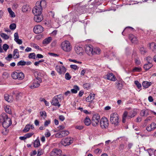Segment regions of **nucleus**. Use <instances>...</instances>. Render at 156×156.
Returning <instances> with one entry per match:
<instances>
[{
    "label": "nucleus",
    "mask_w": 156,
    "mask_h": 156,
    "mask_svg": "<svg viewBox=\"0 0 156 156\" xmlns=\"http://www.w3.org/2000/svg\"><path fill=\"white\" fill-rule=\"evenodd\" d=\"M150 47L153 51L156 53V44L155 43L152 42L150 43Z\"/></svg>",
    "instance_id": "obj_28"
},
{
    "label": "nucleus",
    "mask_w": 156,
    "mask_h": 156,
    "mask_svg": "<svg viewBox=\"0 0 156 156\" xmlns=\"http://www.w3.org/2000/svg\"><path fill=\"white\" fill-rule=\"evenodd\" d=\"M43 19V17L42 14H34V20L37 22L39 23Z\"/></svg>",
    "instance_id": "obj_17"
},
{
    "label": "nucleus",
    "mask_w": 156,
    "mask_h": 156,
    "mask_svg": "<svg viewBox=\"0 0 156 156\" xmlns=\"http://www.w3.org/2000/svg\"><path fill=\"white\" fill-rule=\"evenodd\" d=\"M5 112L9 114H11V107L9 106H6L4 107Z\"/></svg>",
    "instance_id": "obj_33"
},
{
    "label": "nucleus",
    "mask_w": 156,
    "mask_h": 156,
    "mask_svg": "<svg viewBox=\"0 0 156 156\" xmlns=\"http://www.w3.org/2000/svg\"><path fill=\"white\" fill-rule=\"evenodd\" d=\"M31 45L34 48L38 49H39V47L38 46L37 44H35L33 43Z\"/></svg>",
    "instance_id": "obj_60"
},
{
    "label": "nucleus",
    "mask_w": 156,
    "mask_h": 156,
    "mask_svg": "<svg viewBox=\"0 0 156 156\" xmlns=\"http://www.w3.org/2000/svg\"><path fill=\"white\" fill-rule=\"evenodd\" d=\"M86 53L88 55L91 56L92 55L93 47L90 45H86L85 47Z\"/></svg>",
    "instance_id": "obj_15"
},
{
    "label": "nucleus",
    "mask_w": 156,
    "mask_h": 156,
    "mask_svg": "<svg viewBox=\"0 0 156 156\" xmlns=\"http://www.w3.org/2000/svg\"><path fill=\"white\" fill-rule=\"evenodd\" d=\"M35 54L34 53H30L29 55L28 58L30 59H35Z\"/></svg>",
    "instance_id": "obj_43"
},
{
    "label": "nucleus",
    "mask_w": 156,
    "mask_h": 156,
    "mask_svg": "<svg viewBox=\"0 0 156 156\" xmlns=\"http://www.w3.org/2000/svg\"><path fill=\"white\" fill-rule=\"evenodd\" d=\"M44 30V28L40 25L35 26L33 29L34 32L36 34L41 33L43 32Z\"/></svg>",
    "instance_id": "obj_12"
},
{
    "label": "nucleus",
    "mask_w": 156,
    "mask_h": 156,
    "mask_svg": "<svg viewBox=\"0 0 156 156\" xmlns=\"http://www.w3.org/2000/svg\"><path fill=\"white\" fill-rule=\"evenodd\" d=\"M79 90V87L77 85H75L73 86V88L71 89V91L73 93L76 94Z\"/></svg>",
    "instance_id": "obj_30"
},
{
    "label": "nucleus",
    "mask_w": 156,
    "mask_h": 156,
    "mask_svg": "<svg viewBox=\"0 0 156 156\" xmlns=\"http://www.w3.org/2000/svg\"><path fill=\"white\" fill-rule=\"evenodd\" d=\"M59 119L61 121H63L65 119V117L62 115L59 116Z\"/></svg>",
    "instance_id": "obj_62"
},
{
    "label": "nucleus",
    "mask_w": 156,
    "mask_h": 156,
    "mask_svg": "<svg viewBox=\"0 0 156 156\" xmlns=\"http://www.w3.org/2000/svg\"><path fill=\"white\" fill-rule=\"evenodd\" d=\"M55 70L59 74H64L66 71V69L63 66H57L55 67Z\"/></svg>",
    "instance_id": "obj_14"
},
{
    "label": "nucleus",
    "mask_w": 156,
    "mask_h": 156,
    "mask_svg": "<svg viewBox=\"0 0 156 156\" xmlns=\"http://www.w3.org/2000/svg\"><path fill=\"white\" fill-rule=\"evenodd\" d=\"M135 61L136 64L137 65H139L140 64V62L138 59H136Z\"/></svg>",
    "instance_id": "obj_61"
},
{
    "label": "nucleus",
    "mask_w": 156,
    "mask_h": 156,
    "mask_svg": "<svg viewBox=\"0 0 156 156\" xmlns=\"http://www.w3.org/2000/svg\"><path fill=\"white\" fill-rule=\"evenodd\" d=\"M152 66V65L151 62H148V63L144 65V68L146 70H148L151 68Z\"/></svg>",
    "instance_id": "obj_27"
},
{
    "label": "nucleus",
    "mask_w": 156,
    "mask_h": 156,
    "mask_svg": "<svg viewBox=\"0 0 156 156\" xmlns=\"http://www.w3.org/2000/svg\"><path fill=\"white\" fill-rule=\"evenodd\" d=\"M23 96V94L22 93H18L16 94V99L17 100L20 99Z\"/></svg>",
    "instance_id": "obj_36"
},
{
    "label": "nucleus",
    "mask_w": 156,
    "mask_h": 156,
    "mask_svg": "<svg viewBox=\"0 0 156 156\" xmlns=\"http://www.w3.org/2000/svg\"><path fill=\"white\" fill-rule=\"evenodd\" d=\"M12 77L15 80H22L24 78V74L22 72L17 73L16 72H12L11 75Z\"/></svg>",
    "instance_id": "obj_8"
},
{
    "label": "nucleus",
    "mask_w": 156,
    "mask_h": 156,
    "mask_svg": "<svg viewBox=\"0 0 156 156\" xmlns=\"http://www.w3.org/2000/svg\"><path fill=\"white\" fill-rule=\"evenodd\" d=\"M14 37L15 41L18 44H20L22 43V41L21 39H19V36L17 33L16 32L14 34Z\"/></svg>",
    "instance_id": "obj_18"
},
{
    "label": "nucleus",
    "mask_w": 156,
    "mask_h": 156,
    "mask_svg": "<svg viewBox=\"0 0 156 156\" xmlns=\"http://www.w3.org/2000/svg\"><path fill=\"white\" fill-rule=\"evenodd\" d=\"M65 77V78L67 80H69L71 78V76L69 75V73H66Z\"/></svg>",
    "instance_id": "obj_53"
},
{
    "label": "nucleus",
    "mask_w": 156,
    "mask_h": 156,
    "mask_svg": "<svg viewBox=\"0 0 156 156\" xmlns=\"http://www.w3.org/2000/svg\"><path fill=\"white\" fill-rule=\"evenodd\" d=\"M101 49L98 47H95L93 48L92 55L100 54L101 53Z\"/></svg>",
    "instance_id": "obj_24"
},
{
    "label": "nucleus",
    "mask_w": 156,
    "mask_h": 156,
    "mask_svg": "<svg viewBox=\"0 0 156 156\" xmlns=\"http://www.w3.org/2000/svg\"><path fill=\"white\" fill-rule=\"evenodd\" d=\"M124 148V145L123 144H120V146L119 147V149L120 150H122Z\"/></svg>",
    "instance_id": "obj_64"
},
{
    "label": "nucleus",
    "mask_w": 156,
    "mask_h": 156,
    "mask_svg": "<svg viewBox=\"0 0 156 156\" xmlns=\"http://www.w3.org/2000/svg\"><path fill=\"white\" fill-rule=\"evenodd\" d=\"M83 128V126L82 125L76 126H75L76 129H78L79 130H81Z\"/></svg>",
    "instance_id": "obj_57"
},
{
    "label": "nucleus",
    "mask_w": 156,
    "mask_h": 156,
    "mask_svg": "<svg viewBox=\"0 0 156 156\" xmlns=\"http://www.w3.org/2000/svg\"><path fill=\"white\" fill-rule=\"evenodd\" d=\"M62 151L60 149H54L50 153V156H57L59 155Z\"/></svg>",
    "instance_id": "obj_16"
},
{
    "label": "nucleus",
    "mask_w": 156,
    "mask_h": 156,
    "mask_svg": "<svg viewBox=\"0 0 156 156\" xmlns=\"http://www.w3.org/2000/svg\"><path fill=\"white\" fill-rule=\"evenodd\" d=\"M9 46L6 44H4L3 45V48L4 50L6 51L9 48Z\"/></svg>",
    "instance_id": "obj_52"
},
{
    "label": "nucleus",
    "mask_w": 156,
    "mask_h": 156,
    "mask_svg": "<svg viewBox=\"0 0 156 156\" xmlns=\"http://www.w3.org/2000/svg\"><path fill=\"white\" fill-rule=\"evenodd\" d=\"M69 61L70 62H73L74 63H77L81 64L82 63L81 62L77 61V60H75V59H69Z\"/></svg>",
    "instance_id": "obj_54"
},
{
    "label": "nucleus",
    "mask_w": 156,
    "mask_h": 156,
    "mask_svg": "<svg viewBox=\"0 0 156 156\" xmlns=\"http://www.w3.org/2000/svg\"><path fill=\"white\" fill-rule=\"evenodd\" d=\"M73 141V139L70 137H67L63 139L61 141V144L63 145L66 146L70 145Z\"/></svg>",
    "instance_id": "obj_11"
},
{
    "label": "nucleus",
    "mask_w": 156,
    "mask_h": 156,
    "mask_svg": "<svg viewBox=\"0 0 156 156\" xmlns=\"http://www.w3.org/2000/svg\"><path fill=\"white\" fill-rule=\"evenodd\" d=\"M30 9L29 5H25L22 7V11L23 12H26L30 11Z\"/></svg>",
    "instance_id": "obj_25"
},
{
    "label": "nucleus",
    "mask_w": 156,
    "mask_h": 156,
    "mask_svg": "<svg viewBox=\"0 0 156 156\" xmlns=\"http://www.w3.org/2000/svg\"><path fill=\"white\" fill-rule=\"evenodd\" d=\"M0 122L2 123L4 128H8L12 123L10 118H8L5 114H2L0 116Z\"/></svg>",
    "instance_id": "obj_1"
},
{
    "label": "nucleus",
    "mask_w": 156,
    "mask_h": 156,
    "mask_svg": "<svg viewBox=\"0 0 156 156\" xmlns=\"http://www.w3.org/2000/svg\"><path fill=\"white\" fill-rule=\"evenodd\" d=\"M136 114V112L134 110L131 111L129 113H128L127 111H125L122 115V122L124 123H125L126 119L133 117Z\"/></svg>",
    "instance_id": "obj_4"
},
{
    "label": "nucleus",
    "mask_w": 156,
    "mask_h": 156,
    "mask_svg": "<svg viewBox=\"0 0 156 156\" xmlns=\"http://www.w3.org/2000/svg\"><path fill=\"white\" fill-rule=\"evenodd\" d=\"M60 47L61 49L65 52H69L72 49V47L70 43L67 40L62 42Z\"/></svg>",
    "instance_id": "obj_3"
},
{
    "label": "nucleus",
    "mask_w": 156,
    "mask_h": 156,
    "mask_svg": "<svg viewBox=\"0 0 156 156\" xmlns=\"http://www.w3.org/2000/svg\"><path fill=\"white\" fill-rule=\"evenodd\" d=\"M140 51L141 53L142 54H144L147 52V51L144 47L140 48Z\"/></svg>",
    "instance_id": "obj_45"
},
{
    "label": "nucleus",
    "mask_w": 156,
    "mask_h": 156,
    "mask_svg": "<svg viewBox=\"0 0 156 156\" xmlns=\"http://www.w3.org/2000/svg\"><path fill=\"white\" fill-rule=\"evenodd\" d=\"M69 134V132L67 130L62 131L57 133L56 137L58 138H61L68 135Z\"/></svg>",
    "instance_id": "obj_13"
},
{
    "label": "nucleus",
    "mask_w": 156,
    "mask_h": 156,
    "mask_svg": "<svg viewBox=\"0 0 156 156\" xmlns=\"http://www.w3.org/2000/svg\"><path fill=\"white\" fill-rule=\"evenodd\" d=\"M100 121V115L98 114H95L92 117L91 123L93 126H96L98 125Z\"/></svg>",
    "instance_id": "obj_9"
},
{
    "label": "nucleus",
    "mask_w": 156,
    "mask_h": 156,
    "mask_svg": "<svg viewBox=\"0 0 156 156\" xmlns=\"http://www.w3.org/2000/svg\"><path fill=\"white\" fill-rule=\"evenodd\" d=\"M11 97L8 94H5L4 95V98L5 100L8 102H11L12 101V100H11L10 98Z\"/></svg>",
    "instance_id": "obj_34"
},
{
    "label": "nucleus",
    "mask_w": 156,
    "mask_h": 156,
    "mask_svg": "<svg viewBox=\"0 0 156 156\" xmlns=\"http://www.w3.org/2000/svg\"><path fill=\"white\" fill-rule=\"evenodd\" d=\"M84 123L87 126H89L90 124V120L88 117H87L84 119Z\"/></svg>",
    "instance_id": "obj_35"
},
{
    "label": "nucleus",
    "mask_w": 156,
    "mask_h": 156,
    "mask_svg": "<svg viewBox=\"0 0 156 156\" xmlns=\"http://www.w3.org/2000/svg\"><path fill=\"white\" fill-rule=\"evenodd\" d=\"M34 134V133H30L25 134V135L26 138H27L31 137Z\"/></svg>",
    "instance_id": "obj_51"
},
{
    "label": "nucleus",
    "mask_w": 156,
    "mask_h": 156,
    "mask_svg": "<svg viewBox=\"0 0 156 156\" xmlns=\"http://www.w3.org/2000/svg\"><path fill=\"white\" fill-rule=\"evenodd\" d=\"M141 70V69L140 67H134L133 69V72H140Z\"/></svg>",
    "instance_id": "obj_44"
},
{
    "label": "nucleus",
    "mask_w": 156,
    "mask_h": 156,
    "mask_svg": "<svg viewBox=\"0 0 156 156\" xmlns=\"http://www.w3.org/2000/svg\"><path fill=\"white\" fill-rule=\"evenodd\" d=\"M52 40V39L51 37H48L44 40L42 42V44H43L46 45L50 43L51 41Z\"/></svg>",
    "instance_id": "obj_23"
},
{
    "label": "nucleus",
    "mask_w": 156,
    "mask_h": 156,
    "mask_svg": "<svg viewBox=\"0 0 156 156\" xmlns=\"http://www.w3.org/2000/svg\"><path fill=\"white\" fill-rule=\"evenodd\" d=\"M30 128V125H26L23 131L24 133L27 132L29 131Z\"/></svg>",
    "instance_id": "obj_41"
},
{
    "label": "nucleus",
    "mask_w": 156,
    "mask_h": 156,
    "mask_svg": "<svg viewBox=\"0 0 156 156\" xmlns=\"http://www.w3.org/2000/svg\"><path fill=\"white\" fill-rule=\"evenodd\" d=\"M94 152L96 154H100L101 153L102 150L99 148H97L94 150Z\"/></svg>",
    "instance_id": "obj_50"
},
{
    "label": "nucleus",
    "mask_w": 156,
    "mask_h": 156,
    "mask_svg": "<svg viewBox=\"0 0 156 156\" xmlns=\"http://www.w3.org/2000/svg\"><path fill=\"white\" fill-rule=\"evenodd\" d=\"M16 27V25L15 23H12L9 26V27L10 29L12 30H15Z\"/></svg>",
    "instance_id": "obj_47"
},
{
    "label": "nucleus",
    "mask_w": 156,
    "mask_h": 156,
    "mask_svg": "<svg viewBox=\"0 0 156 156\" xmlns=\"http://www.w3.org/2000/svg\"><path fill=\"white\" fill-rule=\"evenodd\" d=\"M152 84V83L151 82L144 81L142 83V85L144 87L147 88L151 86Z\"/></svg>",
    "instance_id": "obj_29"
},
{
    "label": "nucleus",
    "mask_w": 156,
    "mask_h": 156,
    "mask_svg": "<svg viewBox=\"0 0 156 156\" xmlns=\"http://www.w3.org/2000/svg\"><path fill=\"white\" fill-rule=\"evenodd\" d=\"M45 135L46 137H48L50 136L51 133L50 132H48L45 133Z\"/></svg>",
    "instance_id": "obj_63"
},
{
    "label": "nucleus",
    "mask_w": 156,
    "mask_h": 156,
    "mask_svg": "<svg viewBox=\"0 0 156 156\" xmlns=\"http://www.w3.org/2000/svg\"><path fill=\"white\" fill-rule=\"evenodd\" d=\"M40 145V142L39 139H36L34 142V147H37Z\"/></svg>",
    "instance_id": "obj_39"
},
{
    "label": "nucleus",
    "mask_w": 156,
    "mask_h": 156,
    "mask_svg": "<svg viewBox=\"0 0 156 156\" xmlns=\"http://www.w3.org/2000/svg\"><path fill=\"white\" fill-rule=\"evenodd\" d=\"M51 121L50 120L46 121L44 123V126H47L50 124Z\"/></svg>",
    "instance_id": "obj_58"
},
{
    "label": "nucleus",
    "mask_w": 156,
    "mask_h": 156,
    "mask_svg": "<svg viewBox=\"0 0 156 156\" xmlns=\"http://www.w3.org/2000/svg\"><path fill=\"white\" fill-rule=\"evenodd\" d=\"M12 55L11 54H10L8 55L7 57L5 58V59L8 61H10V59H9L12 58Z\"/></svg>",
    "instance_id": "obj_56"
},
{
    "label": "nucleus",
    "mask_w": 156,
    "mask_h": 156,
    "mask_svg": "<svg viewBox=\"0 0 156 156\" xmlns=\"http://www.w3.org/2000/svg\"><path fill=\"white\" fill-rule=\"evenodd\" d=\"M156 128V124L154 123H152L147 127L146 129L148 131H151L154 130Z\"/></svg>",
    "instance_id": "obj_19"
},
{
    "label": "nucleus",
    "mask_w": 156,
    "mask_h": 156,
    "mask_svg": "<svg viewBox=\"0 0 156 156\" xmlns=\"http://www.w3.org/2000/svg\"><path fill=\"white\" fill-rule=\"evenodd\" d=\"M61 97L62 95L60 94L55 96L52 99V105L59 107L61 105L59 102L61 101Z\"/></svg>",
    "instance_id": "obj_7"
},
{
    "label": "nucleus",
    "mask_w": 156,
    "mask_h": 156,
    "mask_svg": "<svg viewBox=\"0 0 156 156\" xmlns=\"http://www.w3.org/2000/svg\"><path fill=\"white\" fill-rule=\"evenodd\" d=\"M95 94H90L87 97L86 101L87 102H91L94 99Z\"/></svg>",
    "instance_id": "obj_22"
},
{
    "label": "nucleus",
    "mask_w": 156,
    "mask_h": 156,
    "mask_svg": "<svg viewBox=\"0 0 156 156\" xmlns=\"http://www.w3.org/2000/svg\"><path fill=\"white\" fill-rule=\"evenodd\" d=\"M135 84L136 85L137 88L139 89H140L141 87V84L140 83H139L138 81H134Z\"/></svg>",
    "instance_id": "obj_48"
},
{
    "label": "nucleus",
    "mask_w": 156,
    "mask_h": 156,
    "mask_svg": "<svg viewBox=\"0 0 156 156\" xmlns=\"http://www.w3.org/2000/svg\"><path fill=\"white\" fill-rule=\"evenodd\" d=\"M40 115L44 119H45L47 116L46 113L44 111L41 112H40Z\"/></svg>",
    "instance_id": "obj_42"
},
{
    "label": "nucleus",
    "mask_w": 156,
    "mask_h": 156,
    "mask_svg": "<svg viewBox=\"0 0 156 156\" xmlns=\"http://www.w3.org/2000/svg\"><path fill=\"white\" fill-rule=\"evenodd\" d=\"M0 35L3 39L5 40H7L9 38V37L8 35L3 33H0Z\"/></svg>",
    "instance_id": "obj_37"
},
{
    "label": "nucleus",
    "mask_w": 156,
    "mask_h": 156,
    "mask_svg": "<svg viewBox=\"0 0 156 156\" xmlns=\"http://www.w3.org/2000/svg\"><path fill=\"white\" fill-rule=\"evenodd\" d=\"M2 131V133L4 135H6L9 132V130L7 129V128H4Z\"/></svg>",
    "instance_id": "obj_46"
},
{
    "label": "nucleus",
    "mask_w": 156,
    "mask_h": 156,
    "mask_svg": "<svg viewBox=\"0 0 156 156\" xmlns=\"http://www.w3.org/2000/svg\"><path fill=\"white\" fill-rule=\"evenodd\" d=\"M25 65V62L23 61H19L17 64L18 66H24Z\"/></svg>",
    "instance_id": "obj_49"
},
{
    "label": "nucleus",
    "mask_w": 156,
    "mask_h": 156,
    "mask_svg": "<svg viewBox=\"0 0 156 156\" xmlns=\"http://www.w3.org/2000/svg\"><path fill=\"white\" fill-rule=\"evenodd\" d=\"M13 55L16 58H18L19 57V55L18 51L17 49H14L13 51Z\"/></svg>",
    "instance_id": "obj_38"
},
{
    "label": "nucleus",
    "mask_w": 156,
    "mask_h": 156,
    "mask_svg": "<svg viewBox=\"0 0 156 156\" xmlns=\"http://www.w3.org/2000/svg\"><path fill=\"white\" fill-rule=\"evenodd\" d=\"M107 79L112 81H115L116 80V78L112 73H110L107 74Z\"/></svg>",
    "instance_id": "obj_20"
},
{
    "label": "nucleus",
    "mask_w": 156,
    "mask_h": 156,
    "mask_svg": "<svg viewBox=\"0 0 156 156\" xmlns=\"http://www.w3.org/2000/svg\"><path fill=\"white\" fill-rule=\"evenodd\" d=\"M119 115L116 113L112 114L110 115V121L115 126L118 125L119 121Z\"/></svg>",
    "instance_id": "obj_5"
},
{
    "label": "nucleus",
    "mask_w": 156,
    "mask_h": 156,
    "mask_svg": "<svg viewBox=\"0 0 156 156\" xmlns=\"http://www.w3.org/2000/svg\"><path fill=\"white\" fill-rule=\"evenodd\" d=\"M116 83L117 88L119 90H121L123 86L122 82L121 81H118L116 82Z\"/></svg>",
    "instance_id": "obj_31"
},
{
    "label": "nucleus",
    "mask_w": 156,
    "mask_h": 156,
    "mask_svg": "<svg viewBox=\"0 0 156 156\" xmlns=\"http://www.w3.org/2000/svg\"><path fill=\"white\" fill-rule=\"evenodd\" d=\"M129 38L131 42L133 43H136L137 41V38L133 34L130 35Z\"/></svg>",
    "instance_id": "obj_26"
},
{
    "label": "nucleus",
    "mask_w": 156,
    "mask_h": 156,
    "mask_svg": "<svg viewBox=\"0 0 156 156\" xmlns=\"http://www.w3.org/2000/svg\"><path fill=\"white\" fill-rule=\"evenodd\" d=\"M40 74L38 72H35L34 73V75L36 77L33 82L32 85L30 86L31 89L34 88L39 87L40 85V83L42 82V80L40 77Z\"/></svg>",
    "instance_id": "obj_2"
},
{
    "label": "nucleus",
    "mask_w": 156,
    "mask_h": 156,
    "mask_svg": "<svg viewBox=\"0 0 156 156\" xmlns=\"http://www.w3.org/2000/svg\"><path fill=\"white\" fill-rule=\"evenodd\" d=\"M75 51L77 54L81 55L83 51V50L82 47L76 46L75 48Z\"/></svg>",
    "instance_id": "obj_21"
},
{
    "label": "nucleus",
    "mask_w": 156,
    "mask_h": 156,
    "mask_svg": "<svg viewBox=\"0 0 156 156\" xmlns=\"http://www.w3.org/2000/svg\"><path fill=\"white\" fill-rule=\"evenodd\" d=\"M43 152L41 149H39L38 151L37 156H39L43 154Z\"/></svg>",
    "instance_id": "obj_59"
},
{
    "label": "nucleus",
    "mask_w": 156,
    "mask_h": 156,
    "mask_svg": "<svg viewBox=\"0 0 156 156\" xmlns=\"http://www.w3.org/2000/svg\"><path fill=\"white\" fill-rule=\"evenodd\" d=\"M41 2L38 1L36 3V5L33 9L32 12L34 14H42V10L41 6Z\"/></svg>",
    "instance_id": "obj_6"
},
{
    "label": "nucleus",
    "mask_w": 156,
    "mask_h": 156,
    "mask_svg": "<svg viewBox=\"0 0 156 156\" xmlns=\"http://www.w3.org/2000/svg\"><path fill=\"white\" fill-rule=\"evenodd\" d=\"M70 68L75 70L77 69H78V67L76 65H71L70 66Z\"/></svg>",
    "instance_id": "obj_55"
},
{
    "label": "nucleus",
    "mask_w": 156,
    "mask_h": 156,
    "mask_svg": "<svg viewBox=\"0 0 156 156\" xmlns=\"http://www.w3.org/2000/svg\"><path fill=\"white\" fill-rule=\"evenodd\" d=\"M100 127L102 129H105L107 128L109 125L108 119L105 117H102L100 121Z\"/></svg>",
    "instance_id": "obj_10"
},
{
    "label": "nucleus",
    "mask_w": 156,
    "mask_h": 156,
    "mask_svg": "<svg viewBox=\"0 0 156 156\" xmlns=\"http://www.w3.org/2000/svg\"><path fill=\"white\" fill-rule=\"evenodd\" d=\"M8 11L9 12L10 16L12 17H15V14L14 12L10 8H8L7 9Z\"/></svg>",
    "instance_id": "obj_32"
},
{
    "label": "nucleus",
    "mask_w": 156,
    "mask_h": 156,
    "mask_svg": "<svg viewBox=\"0 0 156 156\" xmlns=\"http://www.w3.org/2000/svg\"><path fill=\"white\" fill-rule=\"evenodd\" d=\"M147 111L145 109H143L140 112V114L141 116H147L148 115V113L147 112Z\"/></svg>",
    "instance_id": "obj_40"
}]
</instances>
